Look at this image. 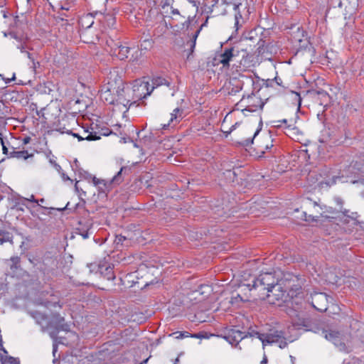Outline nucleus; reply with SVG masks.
Wrapping results in <instances>:
<instances>
[{
  "label": "nucleus",
  "mask_w": 364,
  "mask_h": 364,
  "mask_svg": "<svg viewBox=\"0 0 364 364\" xmlns=\"http://www.w3.org/2000/svg\"><path fill=\"white\" fill-rule=\"evenodd\" d=\"M173 2V0H164V1H161V8L163 9V11H166L167 9L168 10V7L169 9L171 8V6H172V3Z\"/></svg>",
  "instance_id": "obj_50"
},
{
  "label": "nucleus",
  "mask_w": 364,
  "mask_h": 364,
  "mask_svg": "<svg viewBox=\"0 0 364 364\" xmlns=\"http://www.w3.org/2000/svg\"><path fill=\"white\" fill-rule=\"evenodd\" d=\"M95 15H100V21H103L109 28H112L116 23V18L112 14L104 15L101 12L95 11Z\"/></svg>",
  "instance_id": "obj_32"
},
{
  "label": "nucleus",
  "mask_w": 364,
  "mask_h": 364,
  "mask_svg": "<svg viewBox=\"0 0 364 364\" xmlns=\"http://www.w3.org/2000/svg\"><path fill=\"white\" fill-rule=\"evenodd\" d=\"M6 262L9 267L11 273L13 274H16L22 270L21 258L18 256H13L9 259H7Z\"/></svg>",
  "instance_id": "obj_25"
},
{
  "label": "nucleus",
  "mask_w": 364,
  "mask_h": 364,
  "mask_svg": "<svg viewBox=\"0 0 364 364\" xmlns=\"http://www.w3.org/2000/svg\"><path fill=\"white\" fill-rule=\"evenodd\" d=\"M65 128H63V129L61 128L59 129V131L63 134V133H67L68 134H70V135H72L74 137H76L79 141H83V140H85V139H84V135L83 136H80V134H77V133H74L71 130H64Z\"/></svg>",
  "instance_id": "obj_44"
},
{
  "label": "nucleus",
  "mask_w": 364,
  "mask_h": 364,
  "mask_svg": "<svg viewBox=\"0 0 364 364\" xmlns=\"http://www.w3.org/2000/svg\"><path fill=\"white\" fill-rule=\"evenodd\" d=\"M207 13H214L215 16L225 15L227 14V9L225 6H218L217 9H214V3L211 6L208 7Z\"/></svg>",
  "instance_id": "obj_38"
},
{
  "label": "nucleus",
  "mask_w": 364,
  "mask_h": 364,
  "mask_svg": "<svg viewBox=\"0 0 364 364\" xmlns=\"http://www.w3.org/2000/svg\"><path fill=\"white\" fill-rule=\"evenodd\" d=\"M0 141H1V144L2 146L3 154L7 155L8 157L9 158L10 151H9V147L6 145L5 137L1 136V134H0Z\"/></svg>",
  "instance_id": "obj_47"
},
{
  "label": "nucleus",
  "mask_w": 364,
  "mask_h": 364,
  "mask_svg": "<svg viewBox=\"0 0 364 364\" xmlns=\"http://www.w3.org/2000/svg\"><path fill=\"white\" fill-rule=\"evenodd\" d=\"M9 35L11 36V38L16 39L19 43L24 40L22 37L18 36L17 34L14 32H11Z\"/></svg>",
  "instance_id": "obj_57"
},
{
  "label": "nucleus",
  "mask_w": 364,
  "mask_h": 364,
  "mask_svg": "<svg viewBox=\"0 0 364 364\" xmlns=\"http://www.w3.org/2000/svg\"><path fill=\"white\" fill-rule=\"evenodd\" d=\"M16 139L14 137H10L9 139L5 138L6 145L9 147V149L11 151H15L17 148L15 146V142Z\"/></svg>",
  "instance_id": "obj_46"
},
{
  "label": "nucleus",
  "mask_w": 364,
  "mask_h": 364,
  "mask_svg": "<svg viewBox=\"0 0 364 364\" xmlns=\"http://www.w3.org/2000/svg\"><path fill=\"white\" fill-rule=\"evenodd\" d=\"M240 54H246V48H243L240 43H233L225 46L218 55V60L224 68H228L231 62L237 63Z\"/></svg>",
  "instance_id": "obj_1"
},
{
  "label": "nucleus",
  "mask_w": 364,
  "mask_h": 364,
  "mask_svg": "<svg viewBox=\"0 0 364 364\" xmlns=\"http://www.w3.org/2000/svg\"><path fill=\"white\" fill-rule=\"evenodd\" d=\"M101 100L109 105H115V96L113 90L106 85H102L100 91Z\"/></svg>",
  "instance_id": "obj_20"
},
{
  "label": "nucleus",
  "mask_w": 364,
  "mask_h": 364,
  "mask_svg": "<svg viewBox=\"0 0 364 364\" xmlns=\"http://www.w3.org/2000/svg\"><path fill=\"white\" fill-rule=\"evenodd\" d=\"M190 337L196 338H204V336L203 335L202 333H194V334L191 333Z\"/></svg>",
  "instance_id": "obj_61"
},
{
  "label": "nucleus",
  "mask_w": 364,
  "mask_h": 364,
  "mask_svg": "<svg viewBox=\"0 0 364 364\" xmlns=\"http://www.w3.org/2000/svg\"><path fill=\"white\" fill-rule=\"evenodd\" d=\"M133 94L138 100H142L150 95L153 92L151 85L148 82H141L133 87Z\"/></svg>",
  "instance_id": "obj_14"
},
{
  "label": "nucleus",
  "mask_w": 364,
  "mask_h": 364,
  "mask_svg": "<svg viewBox=\"0 0 364 364\" xmlns=\"http://www.w3.org/2000/svg\"><path fill=\"white\" fill-rule=\"evenodd\" d=\"M173 334L176 335V339H182L184 338H189L191 336V333L188 331H177Z\"/></svg>",
  "instance_id": "obj_49"
},
{
  "label": "nucleus",
  "mask_w": 364,
  "mask_h": 364,
  "mask_svg": "<svg viewBox=\"0 0 364 364\" xmlns=\"http://www.w3.org/2000/svg\"><path fill=\"white\" fill-rule=\"evenodd\" d=\"M194 18V16H188V18L181 24V29L186 31H188L190 28L191 29Z\"/></svg>",
  "instance_id": "obj_42"
},
{
  "label": "nucleus",
  "mask_w": 364,
  "mask_h": 364,
  "mask_svg": "<svg viewBox=\"0 0 364 364\" xmlns=\"http://www.w3.org/2000/svg\"><path fill=\"white\" fill-rule=\"evenodd\" d=\"M220 336L232 346H237L243 338L247 337V335L238 329L231 328L224 330Z\"/></svg>",
  "instance_id": "obj_8"
},
{
  "label": "nucleus",
  "mask_w": 364,
  "mask_h": 364,
  "mask_svg": "<svg viewBox=\"0 0 364 364\" xmlns=\"http://www.w3.org/2000/svg\"><path fill=\"white\" fill-rule=\"evenodd\" d=\"M32 62V68L36 70L37 68L40 66V63L38 61H36L35 58L31 60Z\"/></svg>",
  "instance_id": "obj_62"
},
{
  "label": "nucleus",
  "mask_w": 364,
  "mask_h": 364,
  "mask_svg": "<svg viewBox=\"0 0 364 364\" xmlns=\"http://www.w3.org/2000/svg\"><path fill=\"white\" fill-rule=\"evenodd\" d=\"M282 331H271L269 333H264V336H262L259 340L262 341L263 346H265L267 344L279 341V339L282 338Z\"/></svg>",
  "instance_id": "obj_19"
},
{
  "label": "nucleus",
  "mask_w": 364,
  "mask_h": 364,
  "mask_svg": "<svg viewBox=\"0 0 364 364\" xmlns=\"http://www.w3.org/2000/svg\"><path fill=\"white\" fill-rule=\"evenodd\" d=\"M79 174L81 178H84L86 180H89L92 178V175L89 172L82 169H79Z\"/></svg>",
  "instance_id": "obj_52"
},
{
  "label": "nucleus",
  "mask_w": 364,
  "mask_h": 364,
  "mask_svg": "<svg viewBox=\"0 0 364 364\" xmlns=\"http://www.w3.org/2000/svg\"><path fill=\"white\" fill-rule=\"evenodd\" d=\"M92 221L90 219L80 220L75 228V232L80 235L83 239H87L92 234Z\"/></svg>",
  "instance_id": "obj_15"
},
{
  "label": "nucleus",
  "mask_w": 364,
  "mask_h": 364,
  "mask_svg": "<svg viewBox=\"0 0 364 364\" xmlns=\"http://www.w3.org/2000/svg\"><path fill=\"white\" fill-rule=\"evenodd\" d=\"M311 304L317 311L323 312L328 309V296L325 293H315L311 296Z\"/></svg>",
  "instance_id": "obj_13"
},
{
  "label": "nucleus",
  "mask_w": 364,
  "mask_h": 364,
  "mask_svg": "<svg viewBox=\"0 0 364 364\" xmlns=\"http://www.w3.org/2000/svg\"><path fill=\"white\" fill-rule=\"evenodd\" d=\"M2 364H20V362L17 358L6 356L5 358H2Z\"/></svg>",
  "instance_id": "obj_45"
},
{
  "label": "nucleus",
  "mask_w": 364,
  "mask_h": 364,
  "mask_svg": "<svg viewBox=\"0 0 364 364\" xmlns=\"http://www.w3.org/2000/svg\"><path fill=\"white\" fill-rule=\"evenodd\" d=\"M31 139L30 136H26L22 139V145H26L31 141Z\"/></svg>",
  "instance_id": "obj_64"
},
{
  "label": "nucleus",
  "mask_w": 364,
  "mask_h": 364,
  "mask_svg": "<svg viewBox=\"0 0 364 364\" xmlns=\"http://www.w3.org/2000/svg\"><path fill=\"white\" fill-rule=\"evenodd\" d=\"M79 24L83 29H87L94 24V14L88 13L82 16L79 19Z\"/></svg>",
  "instance_id": "obj_28"
},
{
  "label": "nucleus",
  "mask_w": 364,
  "mask_h": 364,
  "mask_svg": "<svg viewBox=\"0 0 364 364\" xmlns=\"http://www.w3.org/2000/svg\"><path fill=\"white\" fill-rule=\"evenodd\" d=\"M340 212L341 213L342 215H350V213H352L350 210H347L343 208H340Z\"/></svg>",
  "instance_id": "obj_60"
},
{
  "label": "nucleus",
  "mask_w": 364,
  "mask_h": 364,
  "mask_svg": "<svg viewBox=\"0 0 364 364\" xmlns=\"http://www.w3.org/2000/svg\"><path fill=\"white\" fill-rule=\"evenodd\" d=\"M265 105L261 97L257 94L252 93L247 97L243 96L242 100L237 104V109L241 108L244 115H247L246 112H254L257 110H262Z\"/></svg>",
  "instance_id": "obj_3"
},
{
  "label": "nucleus",
  "mask_w": 364,
  "mask_h": 364,
  "mask_svg": "<svg viewBox=\"0 0 364 364\" xmlns=\"http://www.w3.org/2000/svg\"><path fill=\"white\" fill-rule=\"evenodd\" d=\"M335 201L337 205L341 206V208H343V200H342V198L337 197L335 198Z\"/></svg>",
  "instance_id": "obj_63"
},
{
  "label": "nucleus",
  "mask_w": 364,
  "mask_h": 364,
  "mask_svg": "<svg viewBox=\"0 0 364 364\" xmlns=\"http://www.w3.org/2000/svg\"><path fill=\"white\" fill-rule=\"evenodd\" d=\"M91 178H92L93 183L95 186H100V184H103L104 186H105V183L104 180L97 178L95 176H92Z\"/></svg>",
  "instance_id": "obj_56"
},
{
  "label": "nucleus",
  "mask_w": 364,
  "mask_h": 364,
  "mask_svg": "<svg viewBox=\"0 0 364 364\" xmlns=\"http://www.w3.org/2000/svg\"><path fill=\"white\" fill-rule=\"evenodd\" d=\"M358 217L359 215L358 213H351L350 215H341L339 216V218L340 221L343 225H347L350 228L349 230H351V229L355 228L360 224V222L358 220Z\"/></svg>",
  "instance_id": "obj_21"
},
{
  "label": "nucleus",
  "mask_w": 364,
  "mask_h": 364,
  "mask_svg": "<svg viewBox=\"0 0 364 364\" xmlns=\"http://www.w3.org/2000/svg\"><path fill=\"white\" fill-rule=\"evenodd\" d=\"M290 40L291 43L299 48V49H305L309 44L306 32L302 27L294 26L290 28Z\"/></svg>",
  "instance_id": "obj_6"
},
{
  "label": "nucleus",
  "mask_w": 364,
  "mask_h": 364,
  "mask_svg": "<svg viewBox=\"0 0 364 364\" xmlns=\"http://www.w3.org/2000/svg\"><path fill=\"white\" fill-rule=\"evenodd\" d=\"M364 166V153L355 155L350 164L346 167L347 174H355Z\"/></svg>",
  "instance_id": "obj_16"
},
{
  "label": "nucleus",
  "mask_w": 364,
  "mask_h": 364,
  "mask_svg": "<svg viewBox=\"0 0 364 364\" xmlns=\"http://www.w3.org/2000/svg\"><path fill=\"white\" fill-rule=\"evenodd\" d=\"M290 287L287 286L286 277L277 281V284L272 286V288L266 292V296L268 301L271 304L276 302L286 303L288 294H287V289Z\"/></svg>",
  "instance_id": "obj_2"
},
{
  "label": "nucleus",
  "mask_w": 364,
  "mask_h": 364,
  "mask_svg": "<svg viewBox=\"0 0 364 364\" xmlns=\"http://www.w3.org/2000/svg\"><path fill=\"white\" fill-rule=\"evenodd\" d=\"M262 119H260L259 128L256 130L252 138H248V139H246L239 142L240 144L242 145V146H249L250 145L253 144L254 139L259 134V131L262 129Z\"/></svg>",
  "instance_id": "obj_37"
},
{
  "label": "nucleus",
  "mask_w": 364,
  "mask_h": 364,
  "mask_svg": "<svg viewBox=\"0 0 364 364\" xmlns=\"http://www.w3.org/2000/svg\"><path fill=\"white\" fill-rule=\"evenodd\" d=\"M284 134L294 141L300 140L302 133L299 131L293 122L284 127Z\"/></svg>",
  "instance_id": "obj_22"
},
{
  "label": "nucleus",
  "mask_w": 364,
  "mask_h": 364,
  "mask_svg": "<svg viewBox=\"0 0 364 364\" xmlns=\"http://www.w3.org/2000/svg\"><path fill=\"white\" fill-rule=\"evenodd\" d=\"M122 70L117 67L110 69L107 76L105 79L104 85L109 87L112 90L119 89L122 85H124V81L122 78Z\"/></svg>",
  "instance_id": "obj_7"
},
{
  "label": "nucleus",
  "mask_w": 364,
  "mask_h": 364,
  "mask_svg": "<svg viewBox=\"0 0 364 364\" xmlns=\"http://www.w3.org/2000/svg\"><path fill=\"white\" fill-rule=\"evenodd\" d=\"M252 61L253 55H251L246 49V54L245 56H243L242 54H240V58H238L237 63H239V65H235L239 67L241 70H245L253 65Z\"/></svg>",
  "instance_id": "obj_24"
},
{
  "label": "nucleus",
  "mask_w": 364,
  "mask_h": 364,
  "mask_svg": "<svg viewBox=\"0 0 364 364\" xmlns=\"http://www.w3.org/2000/svg\"><path fill=\"white\" fill-rule=\"evenodd\" d=\"M48 327L53 328L55 331L50 333H54V336H57V333L59 331H69L70 326L68 324L64 317L61 316L59 314H55L50 318Z\"/></svg>",
  "instance_id": "obj_9"
},
{
  "label": "nucleus",
  "mask_w": 364,
  "mask_h": 364,
  "mask_svg": "<svg viewBox=\"0 0 364 364\" xmlns=\"http://www.w3.org/2000/svg\"><path fill=\"white\" fill-rule=\"evenodd\" d=\"M322 333L324 334V337L326 339L333 342L336 344L337 341H339L340 338V333L336 331H326L323 330Z\"/></svg>",
  "instance_id": "obj_34"
},
{
  "label": "nucleus",
  "mask_w": 364,
  "mask_h": 364,
  "mask_svg": "<svg viewBox=\"0 0 364 364\" xmlns=\"http://www.w3.org/2000/svg\"><path fill=\"white\" fill-rule=\"evenodd\" d=\"M263 141L265 143V144H264V149L265 150L270 149L273 146L272 140L271 139V136H265L263 138Z\"/></svg>",
  "instance_id": "obj_48"
},
{
  "label": "nucleus",
  "mask_w": 364,
  "mask_h": 364,
  "mask_svg": "<svg viewBox=\"0 0 364 364\" xmlns=\"http://www.w3.org/2000/svg\"><path fill=\"white\" fill-rule=\"evenodd\" d=\"M26 41V38L23 41L20 42V44L17 46V48L19 49L22 53H25L27 51L26 49L28 48V47Z\"/></svg>",
  "instance_id": "obj_53"
},
{
  "label": "nucleus",
  "mask_w": 364,
  "mask_h": 364,
  "mask_svg": "<svg viewBox=\"0 0 364 364\" xmlns=\"http://www.w3.org/2000/svg\"><path fill=\"white\" fill-rule=\"evenodd\" d=\"M241 4L240 0H214L215 9L218 6H232L236 11Z\"/></svg>",
  "instance_id": "obj_26"
},
{
  "label": "nucleus",
  "mask_w": 364,
  "mask_h": 364,
  "mask_svg": "<svg viewBox=\"0 0 364 364\" xmlns=\"http://www.w3.org/2000/svg\"><path fill=\"white\" fill-rule=\"evenodd\" d=\"M274 84H277V85H279V86H282V87H284L282 85V80L278 77V76H276L274 78Z\"/></svg>",
  "instance_id": "obj_59"
},
{
  "label": "nucleus",
  "mask_w": 364,
  "mask_h": 364,
  "mask_svg": "<svg viewBox=\"0 0 364 364\" xmlns=\"http://www.w3.org/2000/svg\"><path fill=\"white\" fill-rule=\"evenodd\" d=\"M248 334L250 335V337L256 336L259 339V338H262V336H264V333H261L259 331H257L255 330H252L250 332H248Z\"/></svg>",
  "instance_id": "obj_55"
},
{
  "label": "nucleus",
  "mask_w": 364,
  "mask_h": 364,
  "mask_svg": "<svg viewBox=\"0 0 364 364\" xmlns=\"http://www.w3.org/2000/svg\"><path fill=\"white\" fill-rule=\"evenodd\" d=\"M7 242L14 244V235L5 228H0V245Z\"/></svg>",
  "instance_id": "obj_29"
},
{
  "label": "nucleus",
  "mask_w": 364,
  "mask_h": 364,
  "mask_svg": "<svg viewBox=\"0 0 364 364\" xmlns=\"http://www.w3.org/2000/svg\"><path fill=\"white\" fill-rule=\"evenodd\" d=\"M85 201L83 199H79V202L75 203L74 205H72L70 202H68L66 205L63 208H58V210L60 211L62 210H70L73 213H76L77 214H81L82 212H86L85 210Z\"/></svg>",
  "instance_id": "obj_23"
},
{
  "label": "nucleus",
  "mask_w": 364,
  "mask_h": 364,
  "mask_svg": "<svg viewBox=\"0 0 364 364\" xmlns=\"http://www.w3.org/2000/svg\"><path fill=\"white\" fill-rule=\"evenodd\" d=\"M132 50V46H128L127 43H122L120 42L114 43L111 48L112 54L120 60L128 59Z\"/></svg>",
  "instance_id": "obj_10"
},
{
  "label": "nucleus",
  "mask_w": 364,
  "mask_h": 364,
  "mask_svg": "<svg viewBox=\"0 0 364 364\" xmlns=\"http://www.w3.org/2000/svg\"><path fill=\"white\" fill-rule=\"evenodd\" d=\"M164 13L170 15L173 21H178L180 18H182L178 9L173 8V6H171L170 11L167 9L166 11H164ZM183 18L184 17L183 16Z\"/></svg>",
  "instance_id": "obj_40"
},
{
  "label": "nucleus",
  "mask_w": 364,
  "mask_h": 364,
  "mask_svg": "<svg viewBox=\"0 0 364 364\" xmlns=\"http://www.w3.org/2000/svg\"><path fill=\"white\" fill-rule=\"evenodd\" d=\"M84 139L87 141H96L100 139V135L96 132L83 131Z\"/></svg>",
  "instance_id": "obj_39"
},
{
  "label": "nucleus",
  "mask_w": 364,
  "mask_h": 364,
  "mask_svg": "<svg viewBox=\"0 0 364 364\" xmlns=\"http://www.w3.org/2000/svg\"><path fill=\"white\" fill-rule=\"evenodd\" d=\"M277 343H279V347L280 348H284L287 346L288 343L286 341L284 333L282 334V338H281V339H279V341H277Z\"/></svg>",
  "instance_id": "obj_54"
},
{
  "label": "nucleus",
  "mask_w": 364,
  "mask_h": 364,
  "mask_svg": "<svg viewBox=\"0 0 364 364\" xmlns=\"http://www.w3.org/2000/svg\"><path fill=\"white\" fill-rule=\"evenodd\" d=\"M291 277L292 276L290 274H288V277H286L287 286H290V287H289L287 291V294H288V296L287 298L286 303L287 304H293L294 299H297L299 295L302 294L301 287L299 284H295V281L292 280Z\"/></svg>",
  "instance_id": "obj_12"
},
{
  "label": "nucleus",
  "mask_w": 364,
  "mask_h": 364,
  "mask_svg": "<svg viewBox=\"0 0 364 364\" xmlns=\"http://www.w3.org/2000/svg\"><path fill=\"white\" fill-rule=\"evenodd\" d=\"M115 96V104L116 105H122L126 108V111H127L131 105L136 103L135 101L131 102L130 100L127 99L125 97L127 92L129 91V90H125L124 84L120 86L119 89L113 90Z\"/></svg>",
  "instance_id": "obj_11"
},
{
  "label": "nucleus",
  "mask_w": 364,
  "mask_h": 364,
  "mask_svg": "<svg viewBox=\"0 0 364 364\" xmlns=\"http://www.w3.org/2000/svg\"><path fill=\"white\" fill-rule=\"evenodd\" d=\"M50 337L53 339V355L54 357L53 361L57 360L55 354L58 351V344H65V343L63 341V338L57 337L54 336V333H50Z\"/></svg>",
  "instance_id": "obj_35"
},
{
  "label": "nucleus",
  "mask_w": 364,
  "mask_h": 364,
  "mask_svg": "<svg viewBox=\"0 0 364 364\" xmlns=\"http://www.w3.org/2000/svg\"><path fill=\"white\" fill-rule=\"evenodd\" d=\"M130 170L131 168L128 166H122L117 173L112 178V183L116 184L121 183L124 180L122 175L129 174L130 173Z\"/></svg>",
  "instance_id": "obj_33"
},
{
  "label": "nucleus",
  "mask_w": 364,
  "mask_h": 364,
  "mask_svg": "<svg viewBox=\"0 0 364 364\" xmlns=\"http://www.w3.org/2000/svg\"><path fill=\"white\" fill-rule=\"evenodd\" d=\"M7 109L8 107L2 101H0V118H4L6 116Z\"/></svg>",
  "instance_id": "obj_51"
},
{
  "label": "nucleus",
  "mask_w": 364,
  "mask_h": 364,
  "mask_svg": "<svg viewBox=\"0 0 364 364\" xmlns=\"http://www.w3.org/2000/svg\"><path fill=\"white\" fill-rule=\"evenodd\" d=\"M208 18H209V17L207 16L205 22L203 23H202L200 25V26L193 33H192L191 40L187 42V45L189 46V52L186 57V59L188 60H189L190 59H191L193 57V53L194 49L196 48V39H197L200 32L203 29V28L207 25Z\"/></svg>",
  "instance_id": "obj_17"
},
{
  "label": "nucleus",
  "mask_w": 364,
  "mask_h": 364,
  "mask_svg": "<svg viewBox=\"0 0 364 364\" xmlns=\"http://www.w3.org/2000/svg\"><path fill=\"white\" fill-rule=\"evenodd\" d=\"M182 109L180 108H176L173 109V112L171 114V119L169 120V122L167 124H164L162 129H166L167 127L169 126L170 123L173 122V120H176L178 118V114L182 113Z\"/></svg>",
  "instance_id": "obj_41"
},
{
  "label": "nucleus",
  "mask_w": 364,
  "mask_h": 364,
  "mask_svg": "<svg viewBox=\"0 0 364 364\" xmlns=\"http://www.w3.org/2000/svg\"><path fill=\"white\" fill-rule=\"evenodd\" d=\"M264 41L260 40L258 43H257V53H258V55L261 54L262 53V50L263 49V46H264Z\"/></svg>",
  "instance_id": "obj_58"
},
{
  "label": "nucleus",
  "mask_w": 364,
  "mask_h": 364,
  "mask_svg": "<svg viewBox=\"0 0 364 364\" xmlns=\"http://www.w3.org/2000/svg\"><path fill=\"white\" fill-rule=\"evenodd\" d=\"M317 100L320 105L326 107L330 103L331 97L326 91L323 90L316 91Z\"/></svg>",
  "instance_id": "obj_31"
},
{
  "label": "nucleus",
  "mask_w": 364,
  "mask_h": 364,
  "mask_svg": "<svg viewBox=\"0 0 364 364\" xmlns=\"http://www.w3.org/2000/svg\"><path fill=\"white\" fill-rule=\"evenodd\" d=\"M339 176L333 174L328 168L325 167L321 170V173L317 174L315 171H311L307 175V180L310 183H315L319 181L321 186H331L336 183Z\"/></svg>",
  "instance_id": "obj_4"
},
{
  "label": "nucleus",
  "mask_w": 364,
  "mask_h": 364,
  "mask_svg": "<svg viewBox=\"0 0 364 364\" xmlns=\"http://www.w3.org/2000/svg\"><path fill=\"white\" fill-rule=\"evenodd\" d=\"M291 122H293V121L292 120L289 121L286 119L274 121V127H277V128H282L284 129V127H286L287 125H288V124H290Z\"/></svg>",
  "instance_id": "obj_43"
},
{
  "label": "nucleus",
  "mask_w": 364,
  "mask_h": 364,
  "mask_svg": "<svg viewBox=\"0 0 364 364\" xmlns=\"http://www.w3.org/2000/svg\"><path fill=\"white\" fill-rule=\"evenodd\" d=\"M129 61L136 65L141 64L143 62V54L141 50L138 47L132 46V50L129 57Z\"/></svg>",
  "instance_id": "obj_27"
},
{
  "label": "nucleus",
  "mask_w": 364,
  "mask_h": 364,
  "mask_svg": "<svg viewBox=\"0 0 364 364\" xmlns=\"http://www.w3.org/2000/svg\"><path fill=\"white\" fill-rule=\"evenodd\" d=\"M152 85H151V88H153V90L155 87H158L161 85H166L169 86L170 82L165 78L162 77H154L152 78Z\"/></svg>",
  "instance_id": "obj_36"
},
{
  "label": "nucleus",
  "mask_w": 364,
  "mask_h": 364,
  "mask_svg": "<svg viewBox=\"0 0 364 364\" xmlns=\"http://www.w3.org/2000/svg\"><path fill=\"white\" fill-rule=\"evenodd\" d=\"M33 153H28L27 150L24 149V147L22 148L21 150L18 151H10L9 158H16L17 159H23L26 160L28 158L33 157Z\"/></svg>",
  "instance_id": "obj_30"
},
{
  "label": "nucleus",
  "mask_w": 364,
  "mask_h": 364,
  "mask_svg": "<svg viewBox=\"0 0 364 364\" xmlns=\"http://www.w3.org/2000/svg\"><path fill=\"white\" fill-rule=\"evenodd\" d=\"M91 267H97L99 274L107 280L111 281L115 279L113 268L109 265L94 263L91 264Z\"/></svg>",
  "instance_id": "obj_18"
},
{
  "label": "nucleus",
  "mask_w": 364,
  "mask_h": 364,
  "mask_svg": "<svg viewBox=\"0 0 364 364\" xmlns=\"http://www.w3.org/2000/svg\"><path fill=\"white\" fill-rule=\"evenodd\" d=\"M277 281L274 275L272 273L265 272L259 275L258 277L255 278L252 281V284H248L247 286L249 287L250 290L252 289H259V291H268L269 289L272 288L277 284Z\"/></svg>",
  "instance_id": "obj_5"
}]
</instances>
